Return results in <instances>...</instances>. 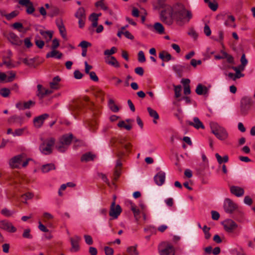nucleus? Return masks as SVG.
Listing matches in <instances>:
<instances>
[{
	"label": "nucleus",
	"mask_w": 255,
	"mask_h": 255,
	"mask_svg": "<svg viewBox=\"0 0 255 255\" xmlns=\"http://www.w3.org/2000/svg\"><path fill=\"white\" fill-rule=\"evenodd\" d=\"M0 228L9 233H14L16 231V228L6 220L0 221Z\"/></svg>",
	"instance_id": "nucleus-9"
},
{
	"label": "nucleus",
	"mask_w": 255,
	"mask_h": 255,
	"mask_svg": "<svg viewBox=\"0 0 255 255\" xmlns=\"http://www.w3.org/2000/svg\"><path fill=\"white\" fill-rule=\"evenodd\" d=\"M55 142V140L53 137H49L43 140L39 146L41 152L45 155L50 154L52 151V147Z\"/></svg>",
	"instance_id": "nucleus-5"
},
{
	"label": "nucleus",
	"mask_w": 255,
	"mask_h": 255,
	"mask_svg": "<svg viewBox=\"0 0 255 255\" xmlns=\"http://www.w3.org/2000/svg\"><path fill=\"white\" fill-rule=\"evenodd\" d=\"M147 27L149 29L153 28L154 30L159 34H162L164 33V28L162 24L160 22H155L152 26L151 24L147 25Z\"/></svg>",
	"instance_id": "nucleus-18"
},
{
	"label": "nucleus",
	"mask_w": 255,
	"mask_h": 255,
	"mask_svg": "<svg viewBox=\"0 0 255 255\" xmlns=\"http://www.w3.org/2000/svg\"><path fill=\"white\" fill-rule=\"evenodd\" d=\"M86 243L88 245H91L93 243V241L92 237L90 235H85L84 236Z\"/></svg>",
	"instance_id": "nucleus-52"
},
{
	"label": "nucleus",
	"mask_w": 255,
	"mask_h": 255,
	"mask_svg": "<svg viewBox=\"0 0 255 255\" xmlns=\"http://www.w3.org/2000/svg\"><path fill=\"white\" fill-rule=\"evenodd\" d=\"M55 22L61 36L63 38H66V30L62 19L61 18H58L56 20Z\"/></svg>",
	"instance_id": "nucleus-14"
},
{
	"label": "nucleus",
	"mask_w": 255,
	"mask_h": 255,
	"mask_svg": "<svg viewBox=\"0 0 255 255\" xmlns=\"http://www.w3.org/2000/svg\"><path fill=\"white\" fill-rule=\"evenodd\" d=\"M75 16L77 18H86L84 8L82 7L79 8L75 13Z\"/></svg>",
	"instance_id": "nucleus-34"
},
{
	"label": "nucleus",
	"mask_w": 255,
	"mask_h": 255,
	"mask_svg": "<svg viewBox=\"0 0 255 255\" xmlns=\"http://www.w3.org/2000/svg\"><path fill=\"white\" fill-rule=\"evenodd\" d=\"M210 128L212 132L220 140H225L228 136L226 129L220 126L217 123L212 122L210 123Z\"/></svg>",
	"instance_id": "nucleus-3"
},
{
	"label": "nucleus",
	"mask_w": 255,
	"mask_h": 255,
	"mask_svg": "<svg viewBox=\"0 0 255 255\" xmlns=\"http://www.w3.org/2000/svg\"><path fill=\"white\" fill-rule=\"evenodd\" d=\"M55 169V165L53 163H48L43 165L41 167V171L43 173H47Z\"/></svg>",
	"instance_id": "nucleus-30"
},
{
	"label": "nucleus",
	"mask_w": 255,
	"mask_h": 255,
	"mask_svg": "<svg viewBox=\"0 0 255 255\" xmlns=\"http://www.w3.org/2000/svg\"><path fill=\"white\" fill-rule=\"evenodd\" d=\"M241 62L242 63V65L240 66V68L243 67L242 68V70H244V67L248 63V60L246 58L245 55L244 54L242 55L241 58Z\"/></svg>",
	"instance_id": "nucleus-56"
},
{
	"label": "nucleus",
	"mask_w": 255,
	"mask_h": 255,
	"mask_svg": "<svg viewBox=\"0 0 255 255\" xmlns=\"http://www.w3.org/2000/svg\"><path fill=\"white\" fill-rule=\"evenodd\" d=\"M147 110L149 113V116L151 117H152L154 118V120H153V123L154 124H156V122L155 120H157L159 119V116H158V114L157 113V112L156 111L153 110L152 109H151L150 107H148Z\"/></svg>",
	"instance_id": "nucleus-32"
},
{
	"label": "nucleus",
	"mask_w": 255,
	"mask_h": 255,
	"mask_svg": "<svg viewBox=\"0 0 255 255\" xmlns=\"http://www.w3.org/2000/svg\"><path fill=\"white\" fill-rule=\"evenodd\" d=\"M97 122L95 121H89L85 124V127L92 132H94L97 129Z\"/></svg>",
	"instance_id": "nucleus-28"
},
{
	"label": "nucleus",
	"mask_w": 255,
	"mask_h": 255,
	"mask_svg": "<svg viewBox=\"0 0 255 255\" xmlns=\"http://www.w3.org/2000/svg\"><path fill=\"white\" fill-rule=\"evenodd\" d=\"M159 58L163 61L168 62L172 59V56L166 51H162L159 53Z\"/></svg>",
	"instance_id": "nucleus-27"
},
{
	"label": "nucleus",
	"mask_w": 255,
	"mask_h": 255,
	"mask_svg": "<svg viewBox=\"0 0 255 255\" xmlns=\"http://www.w3.org/2000/svg\"><path fill=\"white\" fill-rule=\"evenodd\" d=\"M251 105V100L248 98H243L241 103V114L243 116H246L248 114L250 110Z\"/></svg>",
	"instance_id": "nucleus-7"
},
{
	"label": "nucleus",
	"mask_w": 255,
	"mask_h": 255,
	"mask_svg": "<svg viewBox=\"0 0 255 255\" xmlns=\"http://www.w3.org/2000/svg\"><path fill=\"white\" fill-rule=\"evenodd\" d=\"M158 253L159 255H175V249L171 243L164 241L161 243L158 246Z\"/></svg>",
	"instance_id": "nucleus-4"
},
{
	"label": "nucleus",
	"mask_w": 255,
	"mask_h": 255,
	"mask_svg": "<svg viewBox=\"0 0 255 255\" xmlns=\"http://www.w3.org/2000/svg\"><path fill=\"white\" fill-rule=\"evenodd\" d=\"M110 109L114 112H118L119 110L118 107L115 104L113 99H110L108 103Z\"/></svg>",
	"instance_id": "nucleus-38"
},
{
	"label": "nucleus",
	"mask_w": 255,
	"mask_h": 255,
	"mask_svg": "<svg viewBox=\"0 0 255 255\" xmlns=\"http://www.w3.org/2000/svg\"><path fill=\"white\" fill-rule=\"evenodd\" d=\"M223 207L226 213L231 214L237 209L238 206L231 199L226 198L224 202Z\"/></svg>",
	"instance_id": "nucleus-6"
},
{
	"label": "nucleus",
	"mask_w": 255,
	"mask_h": 255,
	"mask_svg": "<svg viewBox=\"0 0 255 255\" xmlns=\"http://www.w3.org/2000/svg\"><path fill=\"white\" fill-rule=\"evenodd\" d=\"M131 210L134 214V218L136 220H137L140 213L139 209H136L134 204L131 203Z\"/></svg>",
	"instance_id": "nucleus-39"
},
{
	"label": "nucleus",
	"mask_w": 255,
	"mask_h": 255,
	"mask_svg": "<svg viewBox=\"0 0 255 255\" xmlns=\"http://www.w3.org/2000/svg\"><path fill=\"white\" fill-rule=\"evenodd\" d=\"M95 157V155L91 153L90 152H88L83 154L81 157V160L83 162H88L93 160Z\"/></svg>",
	"instance_id": "nucleus-31"
},
{
	"label": "nucleus",
	"mask_w": 255,
	"mask_h": 255,
	"mask_svg": "<svg viewBox=\"0 0 255 255\" xmlns=\"http://www.w3.org/2000/svg\"><path fill=\"white\" fill-rule=\"evenodd\" d=\"M11 119L13 120V122L18 123L20 125L22 124V118L17 116H13Z\"/></svg>",
	"instance_id": "nucleus-61"
},
{
	"label": "nucleus",
	"mask_w": 255,
	"mask_h": 255,
	"mask_svg": "<svg viewBox=\"0 0 255 255\" xmlns=\"http://www.w3.org/2000/svg\"><path fill=\"white\" fill-rule=\"evenodd\" d=\"M62 56V54L58 51L53 49L50 52L46 54V58L56 57L57 59H60Z\"/></svg>",
	"instance_id": "nucleus-29"
},
{
	"label": "nucleus",
	"mask_w": 255,
	"mask_h": 255,
	"mask_svg": "<svg viewBox=\"0 0 255 255\" xmlns=\"http://www.w3.org/2000/svg\"><path fill=\"white\" fill-rule=\"evenodd\" d=\"M230 192L232 194L239 197L243 196L245 193L243 188L237 186H231Z\"/></svg>",
	"instance_id": "nucleus-19"
},
{
	"label": "nucleus",
	"mask_w": 255,
	"mask_h": 255,
	"mask_svg": "<svg viewBox=\"0 0 255 255\" xmlns=\"http://www.w3.org/2000/svg\"><path fill=\"white\" fill-rule=\"evenodd\" d=\"M40 34L46 39L47 41L51 40L52 37V32L50 31H43L40 30L39 31Z\"/></svg>",
	"instance_id": "nucleus-33"
},
{
	"label": "nucleus",
	"mask_w": 255,
	"mask_h": 255,
	"mask_svg": "<svg viewBox=\"0 0 255 255\" xmlns=\"http://www.w3.org/2000/svg\"><path fill=\"white\" fill-rule=\"evenodd\" d=\"M8 76H7L6 82H11L15 77V73L12 71L8 73Z\"/></svg>",
	"instance_id": "nucleus-54"
},
{
	"label": "nucleus",
	"mask_w": 255,
	"mask_h": 255,
	"mask_svg": "<svg viewBox=\"0 0 255 255\" xmlns=\"http://www.w3.org/2000/svg\"><path fill=\"white\" fill-rule=\"evenodd\" d=\"M209 87L203 86L202 84H199L197 85L196 89V93L199 95H207L209 93Z\"/></svg>",
	"instance_id": "nucleus-21"
},
{
	"label": "nucleus",
	"mask_w": 255,
	"mask_h": 255,
	"mask_svg": "<svg viewBox=\"0 0 255 255\" xmlns=\"http://www.w3.org/2000/svg\"><path fill=\"white\" fill-rule=\"evenodd\" d=\"M22 237L24 238L31 239L32 238V236L30 234V229H26L24 230L22 234Z\"/></svg>",
	"instance_id": "nucleus-46"
},
{
	"label": "nucleus",
	"mask_w": 255,
	"mask_h": 255,
	"mask_svg": "<svg viewBox=\"0 0 255 255\" xmlns=\"http://www.w3.org/2000/svg\"><path fill=\"white\" fill-rule=\"evenodd\" d=\"M35 105V102L29 100L26 102L22 103V102H19L15 105L16 108L19 110H23L27 109H29L31 107Z\"/></svg>",
	"instance_id": "nucleus-16"
},
{
	"label": "nucleus",
	"mask_w": 255,
	"mask_h": 255,
	"mask_svg": "<svg viewBox=\"0 0 255 255\" xmlns=\"http://www.w3.org/2000/svg\"><path fill=\"white\" fill-rule=\"evenodd\" d=\"M96 6L100 7L104 10H108V6L103 2L102 0L97 2L96 3Z\"/></svg>",
	"instance_id": "nucleus-51"
},
{
	"label": "nucleus",
	"mask_w": 255,
	"mask_h": 255,
	"mask_svg": "<svg viewBox=\"0 0 255 255\" xmlns=\"http://www.w3.org/2000/svg\"><path fill=\"white\" fill-rule=\"evenodd\" d=\"M49 117V115L47 114H44L39 116L35 118L33 120V124L35 127L36 128H40L45 120Z\"/></svg>",
	"instance_id": "nucleus-12"
},
{
	"label": "nucleus",
	"mask_w": 255,
	"mask_h": 255,
	"mask_svg": "<svg viewBox=\"0 0 255 255\" xmlns=\"http://www.w3.org/2000/svg\"><path fill=\"white\" fill-rule=\"evenodd\" d=\"M24 130V128L16 129L15 130V131L13 132V133H12V135L13 136H20L23 134Z\"/></svg>",
	"instance_id": "nucleus-55"
},
{
	"label": "nucleus",
	"mask_w": 255,
	"mask_h": 255,
	"mask_svg": "<svg viewBox=\"0 0 255 255\" xmlns=\"http://www.w3.org/2000/svg\"><path fill=\"white\" fill-rule=\"evenodd\" d=\"M212 218L214 220H218L220 218L219 213L215 211H211Z\"/></svg>",
	"instance_id": "nucleus-63"
},
{
	"label": "nucleus",
	"mask_w": 255,
	"mask_h": 255,
	"mask_svg": "<svg viewBox=\"0 0 255 255\" xmlns=\"http://www.w3.org/2000/svg\"><path fill=\"white\" fill-rule=\"evenodd\" d=\"M29 158H26V155L22 153L11 158L9 161V166L12 168H19L21 166L25 167L27 165Z\"/></svg>",
	"instance_id": "nucleus-2"
},
{
	"label": "nucleus",
	"mask_w": 255,
	"mask_h": 255,
	"mask_svg": "<svg viewBox=\"0 0 255 255\" xmlns=\"http://www.w3.org/2000/svg\"><path fill=\"white\" fill-rule=\"evenodd\" d=\"M122 212V208L119 205H115V202H112L109 215L113 219H117Z\"/></svg>",
	"instance_id": "nucleus-8"
},
{
	"label": "nucleus",
	"mask_w": 255,
	"mask_h": 255,
	"mask_svg": "<svg viewBox=\"0 0 255 255\" xmlns=\"http://www.w3.org/2000/svg\"><path fill=\"white\" fill-rule=\"evenodd\" d=\"M104 251L106 255H113L114 254L113 249L109 247H105L104 248Z\"/></svg>",
	"instance_id": "nucleus-58"
},
{
	"label": "nucleus",
	"mask_w": 255,
	"mask_h": 255,
	"mask_svg": "<svg viewBox=\"0 0 255 255\" xmlns=\"http://www.w3.org/2000/svg\"><path fill=\"white\" fill-rule=\"evenodd\" d=\"M18 14V12L16 10H14L9 14H4V16L7 20H9L16 16Z\"/></svg>",
	"instance_id": "nucleus-44"
},
{
	"label": "nucleus",
	"mask_w": 255,
	"mask_h": 255,
	"mask_svg": "<svg viewBox=\"0 0 255 255\" xmlns=\"http://www.w3.org/2000/svg\"><path fill=\"white\" fill-rule=\"evenodd\" d=\"M121 146L125 148L127 152L130 151L131 144L128 141L126 137H122L119 140Z\"/></svg>",
	"instance_id": "nucleus-22"
},
{
	"label": "nucleus",
	"mask_w": 255,
	"mask_h": 255,
	"mask_svg": "<svg viewBox=\"0 0 255 255\" xmlns=\"http://www.w3.org/2000/svg\"><path fill=\"white\" fill-rule=\"evenodd\" d=\"M135 73L139 76H142L144 73L143 69L141 67H138L134 69Z\"/></svg>",
	"instance_id": "nucleus-64"
},
{
	"label": "nucleus",
	"mask_w": 255,
	"mask_h": 255,
	"mask_svg": "<svg viewBox=\"0 0 255 255\" xmlns=\"http://www.w3.org/2000/svg\"><path fill=\"white\" fill-rule=\"evenodd\" d=\"M187 68L188 65L185 64H183V65H175L172 66L173 70L180 76L183 72V70Z\"/></svg>",
	"instance_id": "nucleus-25"
},
{
	"label": "nucleus",
	"mask_w": 255,
	"mask_h": 255,
	"mask_svg": "<svg viewBox=\"0 0 255 255\" xmlns=\"http://www.w3.org/2000/svg\"><path fill=\"white\" fill-rule=\"evenodd\" d=\"M80 106L78 104H74L71 106V110L73 111L74 114H78L80 110Z\"/></svg>",
	"instance_id": "nucleus-48"
},
{
	"label": "nucleus",
	"mask_w": 255,
	"mask_h": 255,
	"mask_svg": "<svg viewBox=\"0 0 255 255\" xmlns=\"http://www.w3.org/2000/svg\"><path fill=\"white\" fill-rule=\"evenodd\" d=\"M88 74L89 75L90 79L92 80H93L95 82L98 81L99 78L95 72L92 71L90 73H89Z\"/></svg>",
	"instance_id": "nucleus-57"
},
{
	"label": "nucleus",
	"mask_w": 255,
	"mask_h": 255,
	"mask_svg": "<svg viewBox=\"0 0 255 255\" xmlns=\"http://www.w3.org/2000/svg\"><path fill=\"white\" fill-rule=\"evenodd\" d=\"M91 46V43L85 40L81 41L78 45V46L81 47L82 49H87L88 47Z\"/></svg>",
	"instance_id": "nucleus-50"
},
{
	"label": "nucleus",
	"mask_w": 255,
	"mask_h": 255,
	"mask_svg": "<svg viewBox=\"0 0 255 255\" xmlns=\"http://www.w3.org/2000/svg\"><path fill=\"white\" fill-rule=\"evenodd\" d=\"M60 81V78L59 76L55 77L52 82L50 83V86L51 89H57L58 88V83Z\"/></svg>",
	"instance_id": "nucleus-36"
},
{
	"label": "nucleus",
	"mask_w": 255,
	"mask_h": 255,
	"mask_svg": "<svg viewBox=\"0 0 255 255\" xmlns=\"http://www.w3.org/2000/svg\"><path fill=\"white\" fill-rule=\"evenodd\" d=\"M55 146H56V149L59 152H63L65 151L68 148V146L67 145H65V144L63 143L60 140L58 142H57L56 143Z\"/></svg>",
	"instance_id": "nucleus-37"
},
{
	"label": "nucleus",
	"mask_w": 255,
	"mask_h": 255,
	"mask_svg": "<svg viewBox=\"0 0 255 255\" xmlns=\"http://www.w3.org/2000/svg\"><path fill=\"white\" fill-rule=\"evenodd\" d=\"M34 11L35 8L33 7V3L27 6L26 12L28 14H32Z\"/></svg>",
	"instance_id": "nucleus-62"
},
{
	"label": "nucleus",
	"mask_w": 255,
	"mask_h": 255,
	"mask_svg": "<svg viewBox=\"0 0 255 255\" xmlns=\"http://www.w3.org/2000/svg\"><path fill=\"white\" fill-rule=\"evenodd\" d=\"M12 27L18 30L19 32L21 31V28H23L22 24L20 22H15L12 24Z\"/></svg>",
	"instance_id": "nucleus-60"
},
{
	"label": "nucleus",
	"mask_w": 255,
	"mask_h": 255,
	"mask_svg": "<svg viewBox=\"0 0 255 255\" xmlns=\"http://www.w3.org/2000/svg\"><path fill=\"white\" fill-rule=\"evenodd\" d=\"M81 238L78 236H75L74 237L70 239L71 249V251L72 252H76L80 249L79 243L81 241Z\"/></svg>",
	"instance_id": "nucleus-10"
},
{
	"label": "nucleus",
	"mask_w": 255,
	"mask_h": 255,
	"mask_svg": "<svg viewBox=\"0 0 255 255\" xmlns=\"http://www.w3.org/2000/svg\"><path fill=\"white\" fill-rule=\"evenodd\" d=\"M24 203H27V200L31 199L33 197V194L30 192H27L21 196Z\"/></svg>",
	"instance_id": "nucleus-40"
},
{
	"label": "nucleus",
	"mask_w": 255,
	"mask_h": 255,
	"mask_svg": "<svg viewBox=\"0 0 255 255\" xmlns=\"http://www.w3.org/2000/svg\"><path fill=\"white\" fill-rule=\"evenodd\" d=\"M10 94V90L6 88H2L0 90V94L3 97H7Z\"/></svg>",
	"instance_id": "nucleus-43"
},
{
	"label": "nucleus",
	"mask_w": 255,
	"mask_h": 255,
	"mask_svg": "<svg viewBox=\"0 0 255 255\" xmlns=\"http://www.w3.org/2000/svg\"><path fill=\"white\" fill-rule=\"evenodd\" d=\"M72 138L73 135L72 134H66L62 136L59 140L68 146L71 143Z\"/></svg>",
	"instance_id": "nucleus-26"
},
{
	"label": "nucleus",
	"mask_w": 255,
	"mask_h": 255,
	"mask_svg": "<svg viewBox=\"0 0 255 255\" xmlns=\"http://www.w3.org/2000/svg\"><path fill=\"white\" fill-rule=\"evenodd\" d=\"M138 61L139 62L143 63L146 60L144 54V52L142 51H139L138 53Z\"/></svg>",
	"instance_id": "nucleus-47"
},
{
	"label": "nucleus",
	"mask_w": 255,
	"mask_h": 255,
	"mask_svg": "<svg viewBox=\"0 0 255 255\" xmlns=\"http://www.w3.org/2000/svg\"><path fill=\"white\" fill-rule=\"evenodd\" d=\"M83 74L78 70H76L74 72V78L76 79H80L82 78Z\"/></svg>",
	"instance_id": "nucleus-59"
},
{
	"label": "nucleus",
	"mask_w": 255,
	"mask_h": 255,
	"mask_svg": "<svg viewBox=\"0 0 255 255\" xmlns=\"http://www.w3.org/2000/svg\"><path fill=\"white\" fill-rule=\"evenodd\" d=\"M210 229V228L206 225H205L203 228V230L205 234V238L207 240L210 239L211 237V234L209 233Z\"/></svg>",
	"instance_id": "nucleus-45"
},
{
	"label": "nucleus",
	"mask_w": 255,
	"mask_h": 255,
	"mask_svg": "<svg viewBox=\"0 0 255 255\" xmlns=\"http://www.w3.org/2000/svg\"><path fill=\"white\" fill-rule=\"evenodd\" d=\"M192 17L190 11L186 9L185 6L181 3H176L173 6H167L162 9L159 13L160 20L164 24L170 26L174 21L177 23L183 22L187 19L188 22Z\"/></svg>",
	"instance_id": "nucleus-1"
},
{
	"label": "nucleus",
	"mask_w": 255,
	"mask_h": 255,
	"mask_svg": "<svg viewBox=\"0 0 255 255\" xmlns=\"http://www.w3.org/2000/svg\"><path fill=\"white\" fill-rule=\"evenodd\" d=\"M235 18L233 15H227L224 22V24L226 26L229 27H236V25L234 23Z\"/></svg>",
	"instance_id": "nucleus-24"
},
{
	"label": "nucleus",
	"mask_w": 255,
	"mask_h": 255,
	"mask_svg": "<svg viewBox=\"0 0 255 255\" xmlns=\"http://www.w3.org/2000/svg\"><path fill=\"white\" fill-rule=\"evenodd\" d=\"M181 90V86L180 85L174 86L175 96L176 98H179L180 96Z\"/></svg>",
	"instance_id": "nucleus-53"
},
{
	"label": "nucleus",
	"mask_w": 255,
	"mask_h": 255,
	"mask_svg": "<svg viewBox=\"0 0 255 255\" xmlns=\"http://www.w3.org/2000/svg\"><path fill=\"white\" fill-rule=\"evenodd\" d=\"M118 126L120 128H123L128 130H130L131 129V126L129 125H127L125 123V122L122 121L119 122Z\"/></svg>",
	"instance_id": "nucleus-41"
},
{
	"label": "nucleus",
	"mask_w": 255,
	"mask_h": 255,
	"mask_svg": "<svg viewBox=\"0 0 255 255\" xmlns=\"http://www.w3.org/2000/svg\"><path fill=\"white\" fill-rule=\"evenodd\" d=\"M165 179V173L162 171L158 172L154 177V181L158 186H161L164 183Z\"/></svg>",
	"instance_id": "nucleus-15"
},
{
	"label": "nucleus",
	"mask_w": 255,
	"mask_h": 255,
	"mask_svg": "<svg viewBox=\"0 0 255 255\" xmlns=\"http://www.w3.org/2000/svg\"><path fill=\"white\" fill-rule=\"evenodd\" d=\"M117 51L115 47H112L111 49H107L104 51V54L107 56H110L114 54Z\"/></svg>",
	"instance_id": "nucleus-49"
},
{
	"label": "nucleus",
	"mask_w": 255,
	"mask_h": 255,
	"mask_svg": "<svg viewBox=\"0 0 255 255\" xmlns=\"http://www.w3.org/2000/svg\"><path fill=\"white\" fill-rule=\"evenodd\" d=\"M127 252L129 255H138L139 253L136 249V246H130L127 248Z\"/></svg>",
	"instance_id": "nucleus-35"
},
{
	"label": "nucleus",
	"mask_w": 255,
	"mask_h": 255,
	"mask_svg": "<svg viewBox=\"0 0 255 255\" xmlns=\"http://www.w3.org/2000/svg\"><path fill=\"white\" fill-rule=\"evenodd\" d=\"M7 38L13 45H19L21 43L19 37L13 32H10L8 33Z\"/></svg>",
	"instance_id": "nucleus-20"
},
{
	"label": "nucleus",
	"mask_w": 255,
	"mask_h": 255,
	"mask_svg": "<svg viewBox=\"0 0 255 255\" xmlns=\"http://www.w3.org/2000/svg\"><path fill=\"white\" fill-rule=\"evenodd\" d=\"M186 124L189 126H192L196 129H204L205 127L199 119L197 117H194L193 121H187Z\"/></svg>",
	"instance_id": "nucleus-13"
},
{
	"label": "nucleus",
	"mask_w": 255,
	"mask_h": 255,
	"mask_svg": "<svg viewBox=\"0 0 255 255\" xmlns=\"http://www.w3.org/2000/svg\"><path fill=\"white\" fill-rule=\"evenodd\" d=\"M14 212L5 208L1 210V214L5 217H10L13 215Z\"/></svg>",
	"instance_id": "nucleus-42"
},
{
	"label": "nucleus",
	"mask_w": 255,
	"mask_h": 255,
	"mask_svg": "<svg viewBox=\"0 0 255 255\" xmlns=\"http://www.w3.org/2000/svg\"><path fill=\"white\" fill-rule=\"evenodd\" d=\"M223 226L225 230L228 232H232L238 227V225L232 220L229 219L224 221Z\"/></svg>",
	"instance_id": "nucleus-11"
},
{
	"label": "nucleus",
	"mask_w": 255,
	"mask_h": 255,
	"mask_svg": "<svg viewBox=\"0 0 255 255\" xmlns=\"http://www.w3.org/2000/svg\"><path fill=\"white\" fill-rule=\"evenodd\" d=\"M37 96L40 98H43L45 96L49 95L52 93V91L48 89H46L43 87L41 85H37Z\"/></svg>",
	"instance_id": "nucleus-17"
},
{
	"label": "nucleus",
	"mask_w": 255,
	"mask_h": 255,
	"mask_svg": "<svg viewBox=\"0 0 255 255\" xmlns=\"http://www.w3.org/2000/svg\"><path fill=\"white\" fill-rule=\"evenodd\" d=\"M105 62L109 65L118 68L120 67V64L117 60L116 58L114 56H108L106 58Z\"/></svg>",
	"instance_id": "nucleus-23"
}]
</instances>
